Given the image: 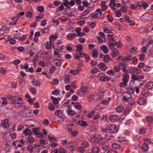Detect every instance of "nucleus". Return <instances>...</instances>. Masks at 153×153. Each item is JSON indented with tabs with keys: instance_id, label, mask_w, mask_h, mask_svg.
<instances>
[{
	"instance_id": "nucleus-20",
	"label": "nucleus",
	"mask_w": 153,
	"mask_h": 153,
	"mask_svg": "<svg viewBox=\"0 0 153 153\" xmlns=\"http://www.w3.org/2000/svg\"><path fill=\"white\" fill-rule=\"evenodd\" d=\"M111 78L110 77H108L105 76H101L100 78V80L101 81L107 82L110 81Z\"/></svg>"
},
{
	"instance_id": "nucleus-62",
	"label": "nucleus",
	"mask_w": 153,
	"mask_h": 153,
	"mask_svg": "<svg viewBox=\"0 0 153 153\" xmlns=\"http://www.w3.org/2000/svg\"><path fill=\"white\" fill-rule=\"evenodd\" d=\"M19 143V140H16L14 141L13 142V145L15 146V148L16 149L17 148V146H16L17 144Z\"/></svg>"
},
{
	"instance_id": "nucleus-5",
	"label": "nucleus",
	"mask_w": 153,
	"mask_h": 153,
	"mask_svg": "<svg viewBox=\"0 0 153 153\" xmlns=\"http://www.w3.org/2000/svg\"><path fill=\"white\" fill-rule=\"evenodd\" d=\"M137 6L140 7H143L144 9H146L148 6V5L146 3L143 1L137 4Z\"/></svg>"
},
{
	"instance_id": "nucleus-51",
	"label": "nucleus",
	"mask_w": 153,
	"mask_h": 153,
	"mask_svg": "<svg viewBox=\"0 0 153 153\" xmlns=\"http://www.w3.org/2000/svg\"><path fill=\"white\" fill-rule=\"evenodd\" d=\"M117 140L118 142H122L125 140V138L119 136L117 137Z\"/></svg>"
},
{
	"instance_id": "nucleus-41",
	"label": "nucleus",
	"mask_w": 153,
	"mask_h": 153,
	"mask_svg": "<svg viewBox=\"0 0 153 153\" xmlns=\"http://www.w3.org/2000/svg\"><path fill=\"white\" fill-rule=\"evenodd\" d=\"M104 57V58L103 60L104 62L105 63H108L109 62L110 60H111V59H110L108 55H105V57Z\"/></svg>"
},
{
	"instance_id": "nucleus-7",
	"label": "nucleus",
	"mask_w": 153,
	"mask_h": 153,
	"mask_svg": "<svg viewBox=\"0 0 153 153\" xmlns=\"http://www.w3.org/2000/svg\"><path fill=\"white\" fill-rule=\"evenodd\" d=\"M39 145H35L33 147L32 145H30L27 147V150L30 153H32L33 151V149H36L37 147H39Z\"/></svg>"
},
{
	"instance_id": "nucleus-52",
	"label": "nucleus",
	"mask_w": 153,
	"mask_h": 153,
	"mask_svg": "<svg viewBox=\"0 0 153 153\" xmlns=\"http://www.w3.org/2000/svg\"><path fill=\"white\" fill-rule=\"evenodd\" d=\"M95 111L93 110H92L90 113H88L87 115V117L90 118H91L92 116L94 114Z\"/></svg>"
},
{
	"instance_id": "nucleus-12",
	"label": "nucleus",
	"mask_w": 153,
	"mask_h": 153,
	"mask_svg": "<svg viewBox=\"0 0 153 153\" xmlns=\"http://www.w3.org/2000/svg\"><path fill=\"white\" fill-rule=\"evenodd\" d=\"M139 69L135 67H131L128 69V73L133 74L136 72H137Z\"/></svg>"
},
{
	"instance_id": "nucleus-10",
	"label": "nucleus",
	"mask_w": 153,
	"mask_h": 153,
	"mask_svg": "<svg viewBox=\"0 0 153 153\" xmlns=\"http://www.w3.org/2000/svg\"><path fill=\"white\" fill-rule=\"evenodd\" d=\"M58 35L56 34L54 35H51L49 36V39L50 42L51 44H52L54 41L56 40L57 38Z\"/></svg>"
},
{
	"instance_id": "nucleus-48",
	"label": "nucleus",
	"mask_w": 153,
	"mask_h": 153,
	"mask_svg": "<svg viewBox=\"0 0 153 153\" xmlns=\"http://www.w3.org/2000/svg\"><path fill=\"white\" fill-rule=\"evenodd\" d=\"M78 151L81 153H83L85 152V150L82 147H79L77 149Z\"/></svg>"
},
{
	"instance_id": "nucleus-35",
	"label": "nucleus",
	"mask_w": 153,
	"mask_h": 153,
	"mask_svg": "<svg viewBox=\"0 0 153 153\" xmlns=\"http://www.w3.org/2000/svg\"><path fill=\"white\" fill-rule=\"evenodd\" d=\"M81 145L84 148H87L89 146V144L88 142L86 141H83L81 143Z\"/></svg>"
},
{
	"instance_id": "nucleus-49",
	"label": "nucleus",
	"mask_w": 153,
	"mask_h": 153,
	"mask_svg": "<svg viewBox=\"0 0 153 153\" xmlns=\"http://www.w3.org/2000/svg\"><path fill=\"white\" fill-rule=\"evenodd\" d=\"M120 69V66L118 65L117 66H114L113 68V70L115 72H117L119 71Z\"/></svg>"
},
{
	"instance_id": "nucleus-19",
	"label": "nucleus",
	"mask_w": 153,
	"mask_h": 153,
	"mask_svg": "<svg viewBox=\"0 0 153 153\" xmlns=\"http://www.w3.org/2000/svg\"><path fill=\"white\" fill-rule=\"evenodd\" d=\"M92 153H98L100 151V148L97 146H93L91 150Z\"/></svg>"
},
{
	"instance_id": "nucleus-50",
	"label": "nucleus",
	"mask_w": 153,
	"mask_h": 153,
	"mask_svg": "<svg viewBox=\"0 0 153 153\" xmlns=\"http://www.w3.org/2000/svg\"><path fill=\"white\" fill-rule=\"evenodd\" d=\"M131 79L133 81L139 80L138 76L135 74H133L131 76Z\"/></svg>"
},
{
	"instance_id": "nucleus-24",
	"label": "nucleus",
	"mask_w": 153,
	"mask_h": 153,
	"mask_svg": "<svg viewBox=\"0 0 153 153\" xmlns=\"http://www.w3.org/2000/svg\"><path fill=\"white\" fill-rule=\"evenodd\" d=\"M119 54V52L117 49H114L111 52V55L113 57H115Z\"/></svg>"
},
{
	"instance_id": "nucleus-58",
	"label": "nucleus",
	"mask_w": 153,
	"mask_h": 153,
	"mask_svg": "<svg viewBox=\"0 0 153 153\" xmlns=\"http://www.w3.org/2000/svg\"><path fill=\"white\" fill-rule=\"evenodd\" d=\"M113 35H108V39L109 40L114 42L115 40L114 39V38L113 37Z\"/></svg>"
},
{
	"instance_id": "nucleus-21",
	"label": "nucleus",
	"mask_w": 153,
	"mask_h": 153,
	"mask_svg": "<svg viewBox=\"0 0 153 153\" xmlns=\"http://www.w3.org/2000/svg\"><path fill=\"white\" fill-rule=\"evenodd\" d=\"M111 146L113 148L115 149H119L121 147L120 145L116 143H112L111 145Z\"/></svg>"
},
{
	"instance_id": "nucleus-18",
	"label": "nucleus",
	"mask_w": 153,
	"mask_h": 153,
	"mask_svg": "<svg viewBox=\"0 0 153 153\" xmlns=\"http://www.w3.org/2000/svg\"><path fill=\"white\" fill-rule=\"evenodd\" d=\"M62 60H60L57 59H56L53 60L56 65L57 67H60L62 65Z\"/></svg>"
},
{
	"instance_id": "nucleus-31",
	"label": "nucleus",
	"mask_w": 153,
	"mask_h": 153,
	"mask_svg": "<svg viewBox=\"0 0 153 153\" xmlns=\"http://www.w3.org/2000/svg\"><path fill=\"white\" fill-rule=\"evenodd\" d=\"M59 50L55 49L54 51V54L55 57L56 58H59L61 56V55L59 54Z\"/></svg>"
},
{
	"instance_id": "nucleus-23",
	"label": "nucleus",
	"mask_w": 153,
	"mask_h": 153,
	"mask_svg": "<svg viewBox=\"0 0 153 153\" xmlns=\"http://www.w3.org/2000/svg\"><path fill=\"white\" fill-rule=\"evenodd\" d=\"M99 68L102 71H105L107 69V67L102 63H100L98 65Z\"/></svg>"
},
{
	"instance_id": "nucleus-39",
	"label": "nucleus",
	"mask_w": 153,
	"mask_h": 153,
	"mask_svg": "<svg viewBox=\"0 0 153 153\" xmlns=\"http://www.w3.org/2000/svg\"><path fill=\"white\" fill-rule=\"evenodd\" d=\"M59 82V80L57 78H54L52 81V84L55 85H57L58 84Z\"/></svg>"
},
{
	"instance_id": "nucleus-33",
	"label": "nucleus",
	"mask_w": 153,
	"mask_h": 153,
	"mask_svg": "<svg viewBox=\"0 0 153 153\" xmlns=\"http://www.w3.org/2000/svg\"><path fill=\"white\" fill-rule=\"evenodd\" d=\"M147 88L149 89H152L153 88V82H148L146 85Z\"/></svg>"
},
{
	"instance_id": "nucleus-9",
	"label": "nucleus",
	"mask_w": 153,
	"mask_h": 153,
	"mask_svg": "<svg viewBox=\"0 0 153 153\" xmlns=\"http://www.w3.org/2000/svg\"><path fill=\"white\" fill-rule=\"evenodd\" d=\"M91 55L94 58H96L98 56V53L96 49L94 48L90 51Z\"/></svg>"
},
{
	"instance_id": "nucleus-56",
	"label": "nucleus",
	"mask_w": 153,
	"mask_h": 153,
	"mask_svg": "<svg viewBox=\"0 0 153 153\" xmlns=\"http://www.w3.org/2000/svg\"><path fill=\"white\" fill-rule=\"evenodd\" d=\"M146 120L148 122L151 123L153 121V118L152 117L149 116L146 117Z\"/></svg>"
},
{
	"instance_id": "nucleus-27",
	"label": "nucleus",
	"mask_w": 153,
	"mask_h": 153,
	"mask_svg": "<svg viewBox=\"0 0 153 153\" xmlns=\"http://www.w3.org/2000/svg\"><path fill=\"white\" fill-rule=\"evenodd\" d=\"M100 48L101 50L103 51L105 53H107L109 51L108 48L106 46L104 45L101 46L100 47Z\"/></svg>"
},
{
	"instance_id": "nucleus-15",
	"label": "nucleus",
	"mask_w": 153,
	"mask_h": 153,
	"mask_svg": "<svg viewBox=\"0 0 153 153\" xmlns=\"http://www.w3.org/2000/svg\"><path fill=\"white\" fill-rule=\"evenodd\" d=\"M77 124L79 126H82V127H85L88 125L86 121L82 120H79Z\"/></svg>"
},
{
	"instance_id": "nucleus-38",
	"label": "nucleus",
	"mask_w": 153,
	"mask_h": 153,
	"mask_svg": "<svg viewBox=\"0 0 153 153\" xmlns=\"http://www.w3.org/2000/svg\"><path fill=\"white\" fill-rule=\"evenodd\" d=\"M70 72L74 75H76L80 72V71L79 69H77L76 70H71L70 71Z\"/></svg>"
},
{
	"instance_id": "nucleus-2",
	"label": "nucleus",
	"mask_w": 153,
	"mask_h": 153,
	"mask_svg": "<svg viewBox=\"0 0 153 153\" xmlns=\"http://www.w3.org/2000/svg\"><path fill=\"white\" fill-rule=\"evenodd\" d=\"M129 76L127 74H125L123 76L122 79L123 82L119 83V85L120 87H126L127 86L128 81L129 80Z\"/></svg>"
},
{
	"instance_id": "nucleus-61",
	"label": "nucleus",
	"mask_w": 153,
	"mask_h": 153,
	"mask_svg": "<svg viewBox=\"0 0 153 153\" xmlns=\"http://www.w3.org/2000/svg\"><path fill=\"white\" fill-rule=\"evenodd\" d=\"M7 71L2 67H0V72L1 74H5Z\"/></svg>"
},
{
	"instance_id": "nucleus-53",
	"label": "nucleus",
	"mask_w": 153,
	"mask_h": 153,
	"mask_svg": "<svg viewBox=\"0 0 153 153\" xmlns=\"http://www.w3.org/2000/svg\"><path fill=\"white\" fill-rule=\"evenodd\" d=\"M26 38V36L25 35H23L21 36H19L18 38V40L21 41H23L25 40Z\"/></svg>"
},
{
	"instance_id": "nucleus-55",
	"label": "nucleus",
	"mask_w": 153,
	"mask_h": 153,
	"mask_svg": "<svg viewBox=\"0 0 153 153\" xmlns=\"http://www.w3.org/2000/svg\"><path fill=\"white\" fill-rule=\"evenodd\" d=\"M148 90H143L142 94V95L143 96H147L148 94Z\"/></svg>"
},
{
	"instance_id": "nucleus-16",
	"label": "nucleus",
	"mask_w": 153,
	"mask_h": 153,
	"mask_svg": "<svg viewBox=\"0 0 153 153\" xmlns=\"http://www.w3.org/2000/svg\"><path fill=\"white\" fill-rule=\"evenodd\" d=\"M118 117L117 115H111L109 118V120L112 122L116 121L118 119Z\"/></svg>"
},
{
	"instance_id": "nucleus-22",
	"label": "nucleus",
	"mask_w": 153,
	"mask_h": 153,
	"mask_svg": "<svg viewBox=\"0 0 153 153\" xmlns=\"http://www.w3.org/2000/svg\"><path fill=\"white\" fill-rule=\"evenodd\" d=\"M124 107L122 105H119L116 108V111L118 113H121L123 110Z\"/></svg>"
},
{
	"instance_id": "nucleus-57",
	"label": "nucleus",
	"mask_w": 153,
	"mask_h": 153,
	"mask_svg": "<svg viewBox=\"0 0 153 153\" xmlns=\"http://www.w3.org/2000/svg\"><path fill=\"white\" fill-rule=\"evenodd\" d=\"M52 44L50 43V42H47L45 46L46 48L48 49H50L51 48V45Z\"/></svg>"
},
{
	"instance_id": "nucleus-4",
	"label": "nucleus",
	"mask_w": 153,
	"mask_h": 153,
	"mask_svg": "<svg viewBox=\"0 0 153 153\" xmlns=\"http://www.w3.org/2000/svg\"><path fill=\"white\" fill-rule=\"evenodd\" d=\"M66 111L68 115L69 116H74L77 114L75 111L72 110L71 106L69 105L68 106Z\"/></svg>"
},
{
	"instance_id": "nucleus-47",
	"label": "nucleus",
	"mask_w": 153,
	"mask_h": 153,
	"mask_svg": "<svg viewBox=\"0 0 153 153\" xmlns=\"http://www.w3.org/2000/svg\"><path fill=\"white\" fill-rule=\"evenodd\" d=\"M114 45L118 48H121L123 46L122 44L120 42H115Z\"/></svg>"
},
{
	"instance_id": "nucleus-26",
	"label": "nucleus",
	"mask_w": 153,
	"mask_h": 153,
	"mask_svg": "<svg viewBox=\"0 0 153 153\" xmlns=\"http://www.w3.org/2000/svg\"><path fill=\"white\" fill-rule=\"evenodd\" d=\"M75 47L77 50L76 51L78 53H80L83 48L82 45L81 44H78L76 45Z\"/></svg>"
},
{
	"instance_id": "nucleus-14",
	"label": "nucleus",
	"mask_w": 153,
	"mask_h": 153,
	"mask_svg": "<svg viewBox=\"0 0 153 153\" xmlns=\"http://www.w3.org/2000/svg\"><path fill=\"white\" fill-rule=\"evenodd\" d=\"M146 102V100L143 98H140L137 100V103L140 105H143Z\"/></svg>"
},
{
	"instance_id": "nucleus-54",
	"label": "nucleus",
	"mask_w": 153,
	"mask_h": 153,
	"mask_svg": "<svg viewBox=\"0 0 153 153\" xmlns=\"http://www.w3.org/2000/svg\"><path fill=\"white\" fill-rule=\"evenodd\" d=\"M51 98L53 102V104H57L59 103V102L56 98L51 97Z\"/></svg>"
},
{
	"instance_id": "nucleus-34",
	"label": "nucleus",
	"mask_w": 153,
	"mask_h": 153,
	"mask_svg": "<svg viewBox=\"0 0 153 153\" xmlns=\"http://www.w3.org/2000/svg\"><path fill=\"white\" fill-rule=\"evenodd\" d=\"M66 147L68 148L69 150H70L71 151L73 150L74 149V146L72 144V143H68L67 144Z\"/></svg>"
},
{
	"instance_id": "nucleus-8",
	"label": "nucleus",
	"mask_w": 153,
	"mask_h": 153,
	"mask_svg": "<svg viewBox=\"0 0 153 153\" xmlns=\"http://www.w3.org/2000/svg\"><path fill=\"white\" fill-rule=\"evenodd\" d=\"M149 14L147 13H146L141 17L140 19L142 20L144 22H147L149 19Z\"/></svg>"
},
{
	"instance_id": "nucleus-32",
	"label": "nucleus",
	"mask_w": 153,
	"mask_h": 153,
	"mask_svg": "<svg viewBox=\"0 0 153 153\" xmlns=\"http://www.w3.org/2000/svg\"><path fill=\"white\" fill-rule=\"evenodd\" d=\"M134 92V90L133 89L129 88H126V91L125 92L131 95Z\"/></svg>"
},
{
	"instance_id": "nucleus-6",
	"label": "nucleus",
	"mask_w": 153,
	"mask_h": 153,
	"mask_svg": "<svg viewBox=\"0 0 153 153\" xmlns=\"http://www.w3.org/2000/svg\"><path fill=\"white\" fill-rule=\"evenodd\" d=\"M118 130V128L115 125H111L109 127V131L112 133H115Z\"/></svg>"
},
{
	"instance_id": "nucleus-29",
	"label": "nucleus",
	"mask_w": 153,
	"mask_h": 153,
	"mask_svg": "<svg viewBox=\"0 0 153 153\" xmlns=\"http://www.w3.org/2000/svg\"><path fill=\"white\" fill-rule=\"evenodd\" d=\"M70 77L68 75H65L64 82L65 83L67 84L70 83Z\"/></svg>"
},
{
	"instance_id": "nucleus-1",
	"label": "nucleus",
	"mask_w": 153,
	"mask_h": 153,
	"mask_svg": "<svg viewBox=\"0 0 153 153\" xmlns=\"http://www.w3.org/2000/svg\"><path fill=\"white\" fill-rule=\"evenodd\" d=\"M122 99L126 102L129 103H132L133 100L131 97V95L125 92H124L122 95Z\"/></svg>"
},
{
	"instance_id": "nucleus-42",
	"label": "nucleus",
	"mask_w": 153,
	"mask_h": 153,
	"mask_svg": "<svg viewBox=\"0 0 153 153\" xmlns=\"http://www.w3.org/2000/svg\"><path fill=\"white\" fill-rule=\"evenodd\" d=\"M87 90V87L84 86H82L80 88V90L82 93H85Z\"/></svg>"
},
{
	"instance_id": "nucleus-37",
	"label": "nucleus",
	"mask_w": 153,
	"mask_h": 153,
	"mask_svg": "<svg viewBox=\"0 0 153 153\" xmlns=\"http://www.w3.org/2000/svg\"><path fill=\"white\" fill-rule=\"evenodd\" d=\"M30 92L33 95H36L37 92V90L34 88L32 87L30 88Z\"/></svg>"
},
{
	"instance_id": "nucleus-36",
	"label": "nucleus",
	"mask_w": 153,
	"mask_h": 153,
	"mask_svg": "<svg viewBox=\"0 0 153 153\" xmlns=\"http://www.w3.org/2000/svg\"><path fill=\"white\" fill-rule=\"evenodd\" d=\"M147 129L143 127H142L140 129L139 133L140 134H145L146 132Z\"/></svg>"
},
{
	"instance_id": "nucleus-44",
	"label": "nucleus",
	"mask_w": 153,
	"mask_h": 153,
	"mask_svg": "<svg viewBox=\"0 0 153 153\" xmlns=\"http://www.w3.org/2000/svg\"><path fill=\"white\" fill-rule=\"evenodd\" d=\"M131 57L128 56L125 57L123 59H122V61L124 62H125L127 61H131Z\"/></svg>"
},
{
	"instance_id": "nucleus-46",
	"label": "nucleus",
	"mask_w": 153,
	"mask_h": 153,
	"mask_svg": "<svg viewBox=\"0 0 153 153\" xmlns=\"http://www.w3.org/2000/svg\"><path fill=\"white\" fill-rule=\"evenodd\" d=\"M151 68L146 65H145L143 68V70L145 72H149L151 70Z\"/></svg>"
},
{
	"instance_id": "nucleus-3",
	"label": "nucleus",
	"mask_w": 153,
	"mask_h": 153,
	"mask_svg": "<svg viewBox=\"0 0 153 153\" xmlns=\"http://www.w3.org/2000/svg\"><path fill=\"white\" fill-rule=\"evenodd\" d=\"M23 100L21 97L11 101V103L15 105V106L17 108L19 107L23 103Z\"/></svg>"
},
{
	"instance_id": "nucleus-13",
	"label": "nucleus",
	"mask_w": 153,
	"mask_h": 153,
	"mask_svg": "<svg viewBox=\"0 0 153 153\" xmlns=\"http://www.w3.org/2000/svg\"><path fill=\"white\" fill-rule=\"evenodd\" d=\"M23 133L25 136L28 135V136H32L33 134L31 130L28 128H26L23 131Z\"/></svg>"
},
{
	"instance_id": "nucleus-60",
	"label": "nucleus",
	"mask_w": 153,
	"mask_h": 153,
	"mask_svg": "<svg viewBox=\"0 0 153 153\" xmlns=\"http://www.w3.org/2000/svg\"><path fill=\"white\" fill-rule=\"evenodd\" d=\"M38 10L39 12H42L44 10V7L43 6H39L37 7Z\"/></svg>"
},
{
	"instance_id": "nucleus-45",
	"label": "nucleus",
	"mask_w": 153,
	"mask_h": 153,
	"mask_svg": "<svg viewBox=\"0 0 153 153\" xmlns=\"http://www.w3.org/2000/svg\"><path fill=\"white\" fill-rule=\"evenodd\" d=\"M44 15L43 14H40V15L39 16H36V18L35 19V21L36 22H38L39 21L40 19H42L43 16H44Z\"/></svg>"
},
{
	"instance_id": "nucleus-64",
	"label": "nucleus",
	"mask_w": 153,
	"mask_h": 153,
	"mask_svg": "<svg viewBox=\"0 0 153 153\" xmlns=\"http://www.w3.org/2000/svg\"><path fill=\"white\" fill-rule=\"evenodd\" d=\"M91 18L93 19H95L98 18L99 15L98 13H95L94 14H92Z\"/></svg>"
},
{
	"instance_id": "nucleus-28",
	"label": "nucleus",
	"mask_w": 153,
	"mask_h": 153,
	"mask_svg": "<svg viewBox=\"0 0 153 153\" xmlns=\"http://www.w3.org/2000/svg\"><path fill=\"white\" fill-rule=\"evenodd\" d=\"M114 137V136L110 133L105 134V138L107 140H111Z\"/></svg>"
},
{
	"instance_id": "nucleus-59",
	"label": "nucleus",
	"mask_w": 153,
	"mask_h": 153,
	"mask_svg": "<svg viewBox=\"0 0 153 153\" xmlns=\"http://www.w3.org/2000/svg\"><path fill=\"white\" fill-rule=\"evenodd\" d=\"M87 97L89 102L92 101L94 99L93 95H89Z\"/></svg>"
},
{
	"instance_id": "nucleus-63",
	"label": "nucleus",
	"mask_w": 153,
	"mask_h": 153,
	"mask_svg": "<svg viewBox=\"0 0 153 153\" xmlns=\"http://www.w3.org/2000/svg\"><path fill=\"white\" fill-rule=\"evenodd\" d=\"M108 20L110 22H112L113 21V18L110 15H108L107 16Z\"/></svg>"
},
{
	"instance_id": "nucleus-17",
	"label": "nucleus",
	"mask_w": 153,
	"mask_h": 153,
	"mask_svg": "<svg viewBox=\"0 0 153 153\" xmlns=\"http://www.w3.org/2000/svg\"><path fill=\"white\" fill-rule=\"evenodd\" d=\"M55 114L58 117L61 118H63V114L62 110H59L55 111Z\"/></svg>"
},
{
	"instance_id": "nucleus-40",
	"label": "nucleus",
	"mask_w": 153,
	"mask_h": 153,
	"mask_svg": "<svg viewBox=\"0 0 153 153\" xmlns=\"http://www.w3.org/2000/svg\"><path fill=\"white\" fill-rule=\"evenodd\" d=\"M27 139L30 144L32 143L34 141V139L31 136H28L27 138Z\"/></svg>"
},
{
	"instance_id": "nucleus-11",
	"label": "nucleus",
	"mask_w": 153,
	"mask_h": 153,
	"mask_svg": "<svg viewBox=\"0 0 153 153\" xmlns=\"http://www.w3.org/2000/svg\"><path fill=\"white\" fill-rule=\"evenodd\" d=\"M1 126L4 128L8 127L9 126V122L7 119H5L1 123Z\"/></svg>"
},
{
	"instance_id": "nucleus-25",
	"label": "nucleus",
	"mask_w": 153,
	"mask_h": 153,
	"mask_svg": "<svg viewBox=\"0 0 153 153\" xmlns=\"http://www.w3.org/2000/svg\"><path fill=\"white\" fill-rule=\"evenodd\" d=\"M71 103L77 109L79 110L81 108V105L79 102L74 103L73 102Z\"/></svg>"
},
{
	"instance_id": "nucleus-30",
	"label": "nucleus",
	"mask_w": 153,
	"mask_h": 153,
	"mask_svg": "<svg viewBox=\"0 0 153 153\" xmlns=\"http://www.w3.org/2000/svg\"><path fill=\"white\" fill-rule=\"evenodd\" d=\"M31 82L34 86H38L39 87H40L41 86V83L40 82L36 80H35L34 81H31Z\"/></svg>"
},
{
	"instance_id": "nucleus-43",
	"label": "nucleus",
	"mask_w": 153,
	"mask_h": 153,
	"mask_svg": "<svg viewBox=\"0 0 153 153\" xmlns=\"http://www.w3.org/2000/svg\"><path fill=\"white\" fill-rule=\"evenodd\" d=\"M149 147L148 145L143 144L142 146V149L144 152H147L148 151Z\"/></svg>"
}]
</instances>
